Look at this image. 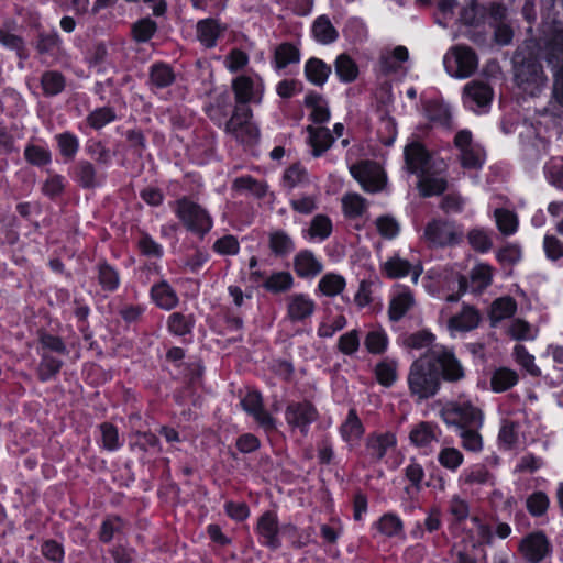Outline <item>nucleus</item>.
<instances>
[{
    "label": "nucleus",
    "mask_w": 563,
    "mask_h": 563,
    "mask_svg": "<svg viewBox=\"0 0 563 563\" xmlns=\"http://www.w3.org/2000/svg\"><path fill=\"white\" fill-rule=\"evenodd\" d=\"M408 385L411 395L419 400L433 397L439 390V374L428 353L412 363L408 374Z\"/></svg>",
    "instance_id": "1"
},
{
    "label": "nucleus",
    "mask_w": 563,
    "mask_h": 563,
    "mask_svg": "<svg viewBox=\"0 0 563 563\" xmlns=\"http://www.w3.org/2000/svg\"><path fill=\"white\" fill-rule=\"evenodd\" d=\"M404 156L408 172L419 176L441 173L446 166L442 158L430 154L418 141H411L405 146Z\"/></svg>",
    "instance_id": "2"
},
{
    "label": "nucleus",
    "mask_w": 563,
    "mask_h": 563,
    "mask_svg": "<svg viewBox=\"0 0 563 563\" xmlns=\"http://www.w3.org/2000/svg\"><path fill=\"white\" fill-rule=\"evenodd\" d=\"M253 111L247 106H234L233 113L224 126V131L242 144H253L260 139V129L253 122Z\"/></svg>",
    "instance_id": "3"
},
{
    "label": "nucleus",
    "mask_w": 563,
    "mask_h": 563,
    "mask_svg": "<svg viewBox=\"0 0 563 563\" xmlns=\"http://www.w3.org/2000/svg\"><path fill=\"white\" fill-rule=\"evenodd\" d=\"M544 58L556 69L553 93L563 106V25L556 24L552 27L551 37L545 42Z\"/></svg>",
    "instance_id": "4"
},
{
    "label": "nucleus",
    "mask_w": 563,
    "mask_h": 563,
    "mask_svg": "<svg viewBox=\"0 0 563 563\" xmlns=\"http://www.w3.org/2000/svg\"><path fill=\"white\" fill-rule=\"evenodd\" d=\"M174 210L183 224L194 233L203 235L212 227L208 212L185 197L175 202Z\"/></svg>",
    "instance_id": "5"
},
{
    "label": "nucleus",
    "mask_w": 563,
    "mask_h": 563,
    "mask_svg": "<svg viewBox=\"0 0 563 563\" xmlns=\"http://www.w3.org/2000/svg\"><path fill=\"white\" fill-rule=\"evenodd\" d=\"M423 238L431 246L445 247L459 244L463 231L453 221L433 219L426 225Z\"/></svg>",
    "instance_id": "6"
},
{
    "label": "nucleus",
    "mask_w": 563,
    "mask_h": 563,
    "mask_svg": "<svg viewBox=\"0 0 563 563\" xmlns=\"http://www.w3.org/2000/svg\"><path fill=\"white\" fill-rule=\"evenodd\" d=\"M441 417L448 424L462 428H479L483 424L482 411L470 402H449L441 410Z\"/></svg>",
    "instance_id": "7"
},
{
    "label": "nucleus",
    "mask_w": 563,
    "mask_h": 563,
    "mask_svg": "<svg viewBox=\"0 0 563 563\" xmlns=\"http://www.w3.org/2000/svg\"><path fill=\"white\" fill-rule=\"evenodd\" d=\"M477 56L471 47L456 45L444 57V65L449 74L456 78H467L477 68Z\"/></svg>",
    "instance_id": "8"
},
{
    "label": "nucleus",
    "mask_w": 563,
    "mask_h": 563,
    "mask_svg": "<svg viewBox=\"0 0 563 563\" xmlns=\"http://www.w3.org/2000/svg\"><path fill=\"white\" fill-rule=\"evenodd\" d=\"M454 145L459 150L461 165L468 170H477L485 162L484 148L473 141L471 131L461 130L454 137Z\"/></svg>",
    "instance_id": "9"
},
{
    "label": "nucleus",
    "mask_w": 563,
    "mask_h": 563,
    "mask_svg": "<svg viewBox=\"0 0 563 563\" xmlns=\"http://www.w3.org/2000/svg\"><path fill=\"white\" fill-rule=\"evenodd\" d=\"M232 90L235 106H247V103H261L265 90L263 79L258 75H242L233 79Z\"/></svg>",
    "instance_id": "10"
},
{
    "label": "nucleus",
    "mask_w": 563,
    "mask_h": 563,
    "mask_svg": "<svg viewBox=\"0 0 563 563\" xmlns=\"http://www.w3.org/2000/svg\"><path fill=\"white\" fill-rule=\"evenodd\" d=\"M518 86L530 96H536L547 84V77L539 63L526 60L516 67Z\"/></svg>",
    "instance_id": "11"
},
{
    "label": "nucleus",
    "mask_w": 563,
    "mask_h": 563,
    "mask_svg": "<svg viewBox=\"0 0 563 563\" xmlns=\"http://www.w3.org/2000/svg\"><path fill=\"white\" fill-rule=\"evenodd\" d=\"M428 354L433 360V364L440 366L444 380L455 383L464 378V367L451 350L439 346L429 351Z\"/></svg>",
    "instance_id": "12"
},
{
    "label": "nucleus",
    "mask_w": 563,
    "mask_h": 563,
    "mask_svg": "<svg viewBox=\"0 0 563 563\" xmlns=\"http://www.w3.org/2000/svg\"><path fill=\"white\" fill-rule=\"evenodd\" d=\"M317 417V410L309 402L290 404L286 409L287 422L295 428H299L302 433H306L308 424L314 421Z\"/></svg>",
    "instance_id": "13"
},
{
    "label": "nucleus",
    "mask_w": 563,
    "mask_h": 563,
    "mask_svg": "<svg viewBox=\"0 0 563 563\" xmlns=\"http://www.w3.org/2000/svg\"><path fill=\"white\" fill-rule=\"evenodd\" d=\"M243 409L253 416L256 422L266 430L275 429L274 419L263 409L262 397L257 391L249 393L242 400Z\"/></svg>",
    "instance_id": "14"
},
{
    "label": "nucleus",
    "mask_w": 563,
    "mask_h": 563,
    "mask_svg": "<svg viewBox=\"0 0 563 563\" xmlns=\"http://www.w3.org/2000/svg\"><path fill=\"white\" fill-rule=\"evenodd\" d=\"M225 25L221 24L216 19H205L197 23L196 35L197 40L207 48L216 46L217 41L224 31Z\"/></svg>",
    "instance_id": "15"
},
{
    "label": "nucleus",
    "mask_w": 563,
    "mask_h": 563,
    "mask_svg": "<svg viewBox=\"0 0 563 563\" xmlns=\"http://www.w3.org/2000/svg\"><path fill=\"white\" fill-rule=\"evenodd\" d=\"M493 98L490 87L481 81H472L464 88V103L471 109L486 107Z\"/></svg>",
    "instance_id": "16"
},
{
    "label": "nucleus",
    "mask_w": 563,
    "mask_h": 563,
    "mask_svg": "<svg viewBox=\"0 0 563 563\" xmlns=\"http://www.w3.org/2000/svg\"><path fill=\"white\" fill-rule=\"evenodd\" d=\"M520 550L529 562L538 563L548 552V541L542 533H533L522 540Z\"/></svg>",
    "instance_id": "17"
},
{
    "label": "nucleus",
    "mask_w": 563,
    "mask_h": 563,
    "mask_svg": "<svg viewBox=\"0 0 563 563\" xmlns=\"http://www.w3.org/2000/svg\"><path fill=\"white\" fill-rule=\"evenodd\" d=\"M307 132L308 144L311 147L313 156H320L325 153L334 142V136L327 128L308 125Z\"/></svg>",
    "instance_id": "18"
},
{
    "label": "nucleus",
    "mask_w": 563,
    "mask_h": 563,
    "mask_svg": "<svg viewBox=\"0 0 563 563\" xmlns=\"http://www.w3.org/2000/svg\"><path fill=\"white\" fill-rule=\"evenodd\" d=\"M257 531L264 542L272 549H277L280 544L278 539V520L275 514L271 511L264 512L257 522Z\"/></svg>",
    "instance_id": "19"
},
{
    "label": "nucleus",
    "mask_w": 563,
    "mask_h": 563,
    "mask_svg": "<svg viewBox=\"0 0 563 563\" xmlns=\"http://www.w3.org/2000/svg\"><path fill=\"white\" fill-rule=\"evenodd\" d=\"M396 438L393 433L371 434L366 440V450L374 461L382 460L389 448L395 446Z\"/></svg>",
    "instance_id": "20"
},
{
    "label": "nucleus",
    "mask_w": 563,
    "mask_h": 563,
    "mask_svg": "<svg viewBox=\"0 0 563 563\" xmlns=\"http://www.w3.org/2000/svg\"><path fill=\"white\" fill-rule=\"evenodd\" d=\"M268 247L275 256L284 257L295 250V243L285 231L273 230L268 233Z\"/></svg>",
    "instance_id": "21"
},
{
    "label": "nucleus",
    "mask_w": 563,
    "mask_h": 563,
    "mask_svg": "<svg viewBox=\"0 0 563 563\" xmlns=\"http://www.w3.org/2000/svg\"><path fill=\"white\" fill-rule=\"evenodd\" d=\"M313 310V301L305 295H292L288 299V316L292 321H300L310 317Z\"/></svg>",
    "instance_id": "22"
},
{
    "label": "nucleus",
    "mask_w": 563,
    "mask_h": 563,
    "mask_svg": "<svg viewBox=\"0 0 563 563\" xmlns=\"http://www.w3.org/2000/svg\"><path fill=\"white\" fill-rule=\"evenodd\" d=\"M305 104L311 109L310 120L316 124H322L330 120L331 113L327 100L318 93L306 96Z\"/></svg>",
    "instance_id": "23"
},
{
    "label": "nucleus",
    "mask_w": 563,
    "mask_h": 563,
    "mask_svg": "<svg viewBox=\"0 0 563 563\" xmlns=\"http://www.w3.org/2000/svg\"><path fill=\"white\" fill-rule=\"evenodd\" d=\"M322 264L310 251H302L295 257L296 273L301 277H312L321 273Z\"/></svg>",
    "instance_id": "24"
},
{
    "label": "nucleus",
    "mask_w": 563,
    "mask_h": 563,
    "mask_svg": "<svg viewBox=\"0 0 563 563\" xmlns=\"http://www.w3.org/2000/svg\"><path fill=\"white\" fill-rule=\"evenodd\" d=\"M479 323V314L473 307H464L461 313L449 320V328L454 331H470Z\"/></svg>",
    "instance_id": "25"
},
{
    "label": "nucleus",
    "mask_w": 563,
    "mask_h": 563,
    "mask_svg": "<svg viewBox=\"0 0 563 563\" xmlns=\"http://www.w3.org/2000/svg\"><path fill=\"white\" fill-rule=\"evenodd\" d=\"M305 74L311 84L322 86L331 74V67L323 60L312 57L305 65Z\"/></svg>",
    "instance_id": "26"
},
{
    "label": "nucleus",
    "mask_w": 563,
    "mask_h": 563,
    "mask_svg": "<svg viewBox=\"0 0 563 563\" xmlns=\"http://www.w3.org/2000/svg\"><path fill=\"white\" fill-rule=\"evenodd\" d=\"M311 32L314 40L321 44H330L338 38V31L325 15L314 20Z\"/></svg>",
    "instance_id": "27"
},
{
    "label": "nucleus",
    "mask_w": 563,
    "mask_h": 563,
    "mask_svg": "<svg viewBox=\"0 0 563 563\" xmlns=\"http://www.w3.org/2000/svg\"><path fill=\"white\" fill-rule=\"evenodd\" d=\"M300 60L299 48L291 43H282L274 51V65L277 69H283L290 64Z\"/></svg>",
    "instance_id": "28"
},
{
    "label": "nucleus",
    "mask_w": 563,
    "mask_h": 563,
    "mask_svg": "<svg viewBox=\"0 0 563 563\" xmlns=\"http://www.w3.org/2000/svg\"><path fill=\"white\" fill-rule=\"evenodd\" d=\"M364 433L362 421L354 409L349 411L347 418L341 426V434L347 442L358 441Z\"/></svg>",
    "instance_id": "29"
},
{
    "label": "nucleus",
    "mask_w": 563,
    "mask_h": 563,
    "mask_svg": "<svg viewBox=\"0 0 563 563\" xmlns=\"http://www.w3.org/2000/svg\"><path fill=\"white\" fill-rule=\"evenodd\" d=\"M152 298L157 306L166 310L174 308L178 302L175 291L164 282L152 288Z\"/></svg>",
    "instance_id": "30"
},
{
    "label": "nucleus",
    "mask_w": 563,
    "mask_h": 563,
    "mask_svg": "<svg viewBox=\"0 0 563 563\" xmlns=\"http://www.w3.org/2000/svg\"><path fill=\"white\" fill-rule=\"evenodd\" d=\"M516 309L517 303L511 297H503L496 299L492 303L489 313L493 324L503 319L511 317L516 312Z\"/></svg>",
    "instance_id": "31"
},
{
    "label": "nucleus",
    "mask_w": 563,
    "mask_h": 563,
    "mask_svg": "<svg viewBox=\"0 0 563 563\" xmlns=\"http://www.w3.org/2000/svg\"><path fill=\"white\" fill-rule=\"evenodd\" d=\"M57 148L65 159H73L79 148V140L70 132H63L55 135Z\"/></svg>",
    "instance_id": "32"
},
{
    "label": "nucleus",
    "mask_w": 563,
    "mask_h": 563,
    "mask_svg": "<svg viewBox=\"0 0 563 563\" xmlns=\"http://www.w3.org/2000/svg\"><path fill=\"white\" fill-rule=\"evenodd\" d=\"M335 73L342 81L351 82L356 79L358 69L351 57L341 54L335 60Z\"/></svg>",
    "instance_id": "33"
},
{
    "label": "nucleus",
    "mask_w": 563,
    "mask_h": 563,
    "mask_svg": "<svg viewBox=\"0 0 563 563\" xmlns=\"http://www.w3.org/2000/svg\"><path fill=\"white\" fill-rule=\"evenodd\" d=\"M408 59V49L405 46H397L393 52L382 55V67L386 73L396 71L400 64Z\"/></svg>",
    "instance_id": "34"
},
{
    "label": "nucleus",
    "mask_w": 563,
    "mask_h": 563,
    "mask_svg": "<svg viewBox=\"0 0 563 563\" xmlns=\"http://www.w3.org/2000/svg\"><path fill=\"white\" fill-rule=\"evenodd\" d=\"M156 31L157 24L150 18L139 20L132 26V35L137 43H145L150 41Z\"/></svg>",
    "instance_id": "35"
},
{
    "label": "nucleus",
    "mask_w": 563,
    "mask_h": 563,
    "mask_svg": "<svg viewBox=\"0 0 563 563\" xmlns=\"http://www.w3.org/2000/svg\"><path fill=\"white\" fill-rule=\"evenodd\" d=\"M498 230L506 235L512 234L518 228L517 216L507 209H496L494 212Z\"/></svg>",
    "instance_id": "36"
},
{
    "label": "nucleus",
    "mask_w": 563,
    "mask_h": 563,
    "mask_svg": "<svg viewBox=\"0 0 563 563\" xmlns=\"http://www.w3.org/2000/svg\"><path fill=\"white\" fill-rule=\"evenodd\" d=\"M410 440L417 446H427L437 440L432 427L428 422H420L410 431Z\"/></svg>",
    "instance_id": "37"
},
{
    "label": "nucleus",
    "mask_w": 563,
    "mask_h": 563,
    "mask_svg": "<svg viewBox=\"0 0 563 563\" xmlns=\"http://www.w3.org/2000/svg\"><path fill=\"white\" fill-rule=\"evenodd\" d=\"M175 80V75L172 68L165 64H156L151 69V82L157 88H165L172 85Z\"/></svg>",
    "instance_id": "38"
},
{
    "label": "nucleus",
    "mask_w": 563,
    "mask_h": 563,
    "mask_svg": "<svg viewBox=\"0 0 563 563\" xmlns=\"http://www.w3.org/2000/svg\"><path fill=\"white\" fill-rule=\"evenodd\" d=\"M233 188L241 192H249L253 196L261 197L266 192L267 186L263 180L257 178H236Z\"/></svg>",
    "instance_id": "39"
},
{
    "label": "nucleus",
    "mask_w": 563,
    "mask_h": 563,
    "mask_svg": "<svg viewBox=\"0 0 563 563\" xmlns=\"http://www.w3.org/2000/svg\"><path fill=\"white\" fill-rule=\"evenodd\" d=\"M345 287V279L341 275L327 274L319 282V289L325 296L339 295Z\"/></svg>",
    "instance_id": "40"
},
{
    "label": "nucleus",
    "mask_w": 563,
    "mask_h": 563,
    "mask_svg": "<svg viewBox=\"0 0 563 563\" xmlns=\"http://www.w3.org/2000/svg\"><path fill=\"white\" fill-rule=\"evenodd\" d=\"M344 212L350 218H356L364 213L367 208L366 200L357 194H347L342 198Z\"/></svg>",
    "instance_id": "41"
},
{
    "label": "nucleus",
    "mask_w": 563,
    "mask_h": 563,
    "mask_svg": "<svg viewBox=\"0 0 563 563\" xmlns=\"http://www.w3.org/2000/svg\"><path fill=\"white\" fill-rule=\"evenodd\" d=\"M292 285V276L288 272L272 274L264 283V287L273 292L288 290Z\"/></svg>",
    "instance_id": "42"
},
{
    "label": "nucleus",
    "mask_w": 563,
    "mask_h": 563,
    "mask_svg": "<svg viewBox=\"0 0 563 563\" xmlns=\"http://www.w3.org/2000/svg\"><path fill=\"white\" fill-rule=\"evenodd\" d=\"M413 303V298L410 294L405 292L396 298H394L390 302L389 307V317L393 321H398L401 319L405 313L410 309Z\"/></svg>",
    "instance_id": "43"
},
{
    "label": "nucleus",
    "mask_w": 563,
    "mask_h": 563,
    "mask_svg": "<svg viewBox=\"0 0 563 563\" xmlns=\"http://www.w3.org/2000/svg\"><path fill=\"white\" fill-rule=\"evenodd\" d=\"M25 159L36 166H45L51 163L52 155L49 150L38 145H27L24 150Z\"/></svg>",
    "instance_id": "44"
},
{
    "label": "nucleus",
    "mask_w": 563,
    "mask_h": 563,
    "mask_svg": "<svg viewBox=\"0 0 563 563\" xmlns=\"http://www.w3.org/2000/svg\"><path fill=\"white\" fill-rule=\"evenodd\" d=\"M518 376L516 372L501 368L492 377V387L495 391H504L516 385Z\"/></svg>",
    "instance_id": "45"
},
{
    "label": "nucleus",
    "mask_w": 563,
    "mask_h": 563,
    "mask_svg": "<svg viewBox=\"0 0 563 563\" xmlns=\"http://www.w3.org/2000/svg\"><path fill=\"white\" fill-rule=\"evenodd\" d=\"M416 186L421 196L430 197L443 192L446 188V183L444 178H419Z\"/></svg>",
    "instance_id": "46"
},
{
    "label": "nucleus",
    "mask_w": 563,
    "mask_h": 563,
    "mask_svg": "<svg viewBox=\"0 0 563 563\" xmlns=\"http://www.w3.org/2000/svg\"><path fill=\"white\" fill-rule=\"evenodd\" d=\"M384 269L388 277L400 278L409 274L411 265L408 261L394 256L385 263Z\"/></svg>",
    "instance_id": "47"
},
{
    "label": "nucleus",
    "mask_w": 563,
    "mask_h": 563,
    "mask_svg": "<svg viewBox=\"0 0 563 563\" xmlns=\"http://www.w3.org/2000/svg\"><path fill=\"white\" fill-rule=\"evenodd\" d=\"M490 475L488 471L483 466H476L468 471H465L461 481L468 487L485 485L488 483Z\"/></svg>",
    "instance_id": "48"
},
{
    "label": "nucleus",
    "mask_w": 563,
    "mask_h": 563,
    "mask_svg": "<svg viewBox=\"0 0 563 563\" xmlns=\"http://www.w3.org/2000/svg\"><path fill=\"white\" fill-rule=\"evenodd\" d=\"M42 87L46 95H57L65 87L64 77L57 71H47L42 76Z\"/></svg>",
    "instance_id": "49"
},
{
    "label": "nucleus",
    "mask_w": 563,
    "mask_h": 563,
    "mask_svg": "<svg viewBox=\"0 0 563 563\" xmlns=\"http://www.w3.org/2000/svg\"><path fill=\"white\" fill-rule=\"evenodd\" d=\"M378 233L385 239H393L399 233V223L391 216H380L375 221Z\"/></svg>",
    "instance_id": "50"
},
{
    "label": "nucleus",
    "mask_w": 563,
    "mask_h": 563,
    "mask_svg": "<svg viewBox=\"0 0 563 563\" xmlns=\"http://www.w3.org/2000/svg\"><path fill=\"white\" fill-rule=\"evenodd\" d=\"M375 373L379 384L388 387L397 378V364L395 362H382L377 364Z\"/></svg>",
    "instance_id": "51"
},
{
    "label": "nucleus",
    "mask_w": 563,
    "mask_h": 563,
    "mask_svg": "<svg viewBox=\"0 0 563 563\" xmlns=\"http://www.w3.org/2000/svg\"><path fill=\"white\" fill-rule=\"evenodd\" d=\"M477 428H462L460 429V437L464 449L473 452H478L483 448V440L476 430Z\"/></svg>",
    "instance_id": "52"
},
{
    "label": "nucleus",
    "mask_w": 563,
    "mask_h": 563,
    "mask_svg": "<svg viewBox=\"0 0 563 563\" xmlns=\"http://www.w3.org/2000/svg\"><path fill=\"white\" fill-rule=\"evenodd\" d=\"M378 530L387 537H394L401 532V520L391 514L384 515L377 522Z\"/></svg>",
    "instance_id": "53"
},
{
    "label": "nucleus",
    "mask_w": 563,
    "mask_h": 563,
    "mask_svg": "<svg viewBox=\"0 0 563 563\" xmlns=\"http://www.w3.org/2000/svg\"><path fill=\"white\" fill-rule=\"evenodd\" d=\"M352 176H385L382 165L372 161H362L351 166Z\"/></svg>",
    "instance_id": "54"
},
{
    "label": "nucleus",
    "mask_w": 563,
    "mask_h": 563,
    "mask_svg": "<svg viewBox=\"0 0 563 563\" xmlns=\"http://www.w3.org/2000/svg\"><path fill=\"white\" fill-rule=\"evenodd\" d=\"M332 231V223L331 220L323 214L316 216L312 221L309 229V233L311 236L325 239L331 234Z\"/></svg>",
    "instance_id": "55"
},
{
    "label": "nucleus",
    "mask_w": 563,
    "mask_h": 563,
    "mask_svg": "<svg viewBox=\"0 0 563 563\" xmlns=\"http://www.w3.org/2000/svg\"><path fill=\"white\" fill-rule=\"evenodd\" d=\"M249 63V56L245 52L234 48L224 59V66L230 73H236L243 69Z\"/></svg>",
    "instance_id": "56"
},
{
    "label": "nucleus",
    "mask_w": 563,
    "mask_h": 563,
    "mask_svg": "<svg viewBox=\"0 0 563 563\" xmlns=\"http://www.w3.org/2000/svg\"><path fill=\"white\" fill-rule=\"evenodd\" d=\"M62 364V361L44 354L38 367V376L41 380L45 382L56 375L59 372Z\"/></svg>",
    "instance_id": "57"
},
{
    "label": "nucleus",
    "mask_w": 563,
    "mask_h": 563,
    "mask_svg": "<svg viewBox=\"0 0 563 563\" xmlns=\"http://www.w3.org/2000/svg\"><path fill=\"white\" fill-rule=\"evenodd\" d=\"M471 246L478 252H486L492 247V240L482 229H472L467 234Z\"/></svg>",
    "instance_id": "58"
},
{
    "label": "nucleus",
    "mask_w": 563,
    "mask_h": 563,
    "mask_svg": "<svg viewBox=\"0 0 563 563\" xmlns=\"http://www.w3.org/2000/svg\"><path fill=\"white\" fill-rule=\"evenodd\" d=\"M439 462L449 470H456L463 462V454L454 448H445L439 454Z\"/></svg>",
    "instance_id": "59"
},
{
    "label": "nucleus",
    "mask_w": 563,
    "mask_h": 563,
    "mask_svg": "<svg viewBox=\"0 0 563 563\" xmlns=\"http://www.w3.org/2000/svg\"><path fill=\"white\" fill-rule=\"evenodd\" d=\"M471 280L476 290L486 288L492 280L490 268L487 265H477L471 272Z\"/></svg>",
    "instance_id": "60"
},
{
    "label": "nucleus",
    "mask_w": 563,
    "mask_h": 563,
    "mask_svg": "<svg viewBox=\"0 0 563 563\" xmlns=\"http://www.w3.org/2000/svg\"><path fill=\"white\" fill-rule=\"evenodd\" d=\"M368 352L379 354L387 346V336L383 331H371L364 342Z\"/></svg>",
    "instance_id": "61"
},
{
    "label": "nucleus",
    "mask_w": 563,
    "mask_h": 563,
    "mask_svg": "<svg viewBox=\"0 0 563 563\" xmlns=\"http://www.w3.org/2000/svg\"><path fill=\"white\" fill-rule=\"evenodd\" d=\"M100 430L104 449L113 451L120 448L119 433L115 427L110 423H102Z\"/></svg>",
    "instance_id": "62"
},
{
    "label": "nucleus",
    "mask_w": 563,
    "mask_h": 563,
    "mask_svg": "<svg viewBox=\"0 0 563 563\" xmlns=\"http://www.w3.org/2000/svg\"><path fill=\"white\" fill-rule=\"evenodd\" d=\"M99 282L103 288L113 290L119 285V275L111 266L102 264L99 267Z\"/></svg>",
    "instance_id": "63"
},
{
    "label": "nucleus",
    "mask_w": 563,
    "mask_h": 563,
    "mask_svg": "<svg viewBox=\"0 0 563 563\" xmlns=\"http://www.w3.org/2000/svg\"><path fill=\"white\" fill-rule=\"evenodd\" d=\"M549 506V499L545 494L539 492L532 494L527 500L528 510L533 516H541L545 512Z\"/></svg>",
    "instance_id": "64"
}]
</instances>
